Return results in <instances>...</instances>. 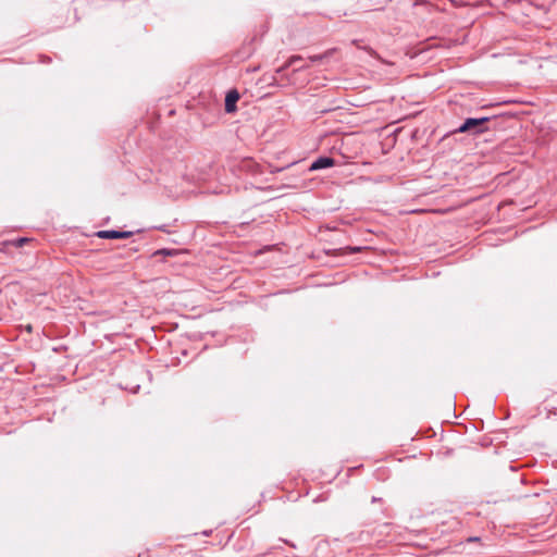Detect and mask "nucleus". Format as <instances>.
<instances>
[{"label": "nucleus", "mask_w": 557, "mask_h": 557, "mask_svg": "<svg viewBox=\"0 0 557 557\" xmlns=\"http://www.w3.org/2000/svg\"><path fill=\"white\" fill-rule=\"evenodd\" d=\"M300 59H293L290 61V64L293 67L292 74H290V83L297 87H304L307 83L310 81V67H302L296 65Z\"/></svg>", "instance_id": "obj_1"}, {"label": "nucleus", "mask_w": 557, "mask_h": 557, "mask_svg": "<svg viewBox=\"0 0 557 557\" xmlns=\"http://www.w3.org/2000/svg\"><path fill=\"white\" fill-rule=\"evenodd\" d=\"M488 121L487 117L467 119L463 124L456 131L457 133H482L485 131L483 125Z\"/></svg>", "instance_id": "obj_2"}, {"label": "nucleus", "mask_w": 557, "mask_h": 557, "mask_svg": "<svg viewBox=\"0 0 557 557\" xmlns=\"http://www.w3.org/2000/svg\"><path fill=\"white\" fill-rule=\"evenodd\" d=\"M99 238H106V239H119V238H128L133 235L132 232L128 231H99L96 234Z\"/></svg>", "instance_id": "obj_3"}, {"label": "nucleus", "mask_w": 557, "mask_h": 557, "mask_svg": "<svg viewBox=\"0 0 557 557\" xmlns=\"http://www.w3.org/2000/svg\"><path fill=\"white\" fill-rule=\"evenodd\" d=\"M239 99V95L236 90H232L226 95L225 98V111L231 113L236 109V102Z\"/></svg>", "instance_id": "obj_4"}, {"label": "nucleus", "mask_w": 557, "mask_h": 557, "mask_svg": "<svg viewBox=\"0 0 557 557\" xmlns=\"http://www.w3.org/2000/svg\"><path fill=\"white\" fill-rule=\"evenodd\" d=\"M334 164H335V161L333 158L320 157L315 160V170L330 168V166H333Z\"/></svg>", "instance_id": "obj_5"}, {"label": "nucleus", "mask_w": 557, "mask_h": 557, "mask_svg": "<svg viewBox=\"0 0 557 557\" xmlns=\"http://www.w3.org/2000/svg\"><path fill=\"white\" fill-rule=\"evenodd\" d=\"M27 242H29L28 238L21 237V238H17V239H13V240L7 242L5 245H11V246H13L15 248H20V247H22Z\"/></svg>", "instance_id": "obj_6"}, {"label": "nucleus", "mask_w": 557, "mask_h": 557, "mask_svg": "<svg viewBox=\"0 0 557 557\" xmlns=\"http://www.w3.org/2000/svg\"><path fill=\"white\" fill-rule=\"evenodd\" d=\"M156 253L157 255H161V253L169 255L170 252L165 249H162V250H158Z\"/></svg>", "instance_id": "obj_7"}, {"label": "nucleus", "mask_w": 557, "mask_h": 557, "mask_svg": "<svg viewBox=\"0 0 557 557\" xmlns=\"http://www.w3.org/2000/svg\"><path fill=\"white\" fill-rule=\"evenodd\" d=\"M350 251H358L359 248H348Z\"/></svg>", "instance_id": "obj_8"}, {"label": "nucleus", "mask_w": 557, "mask_h": 557, "mask_svg": "<svg viewBox=\"0 0 557 557\" xmlns=\"http://www.w3.org/2000/svg\"><path fill=\"white\" fill-rule=\"evenodd\" d=\"M312 170H313V163L310 164V166H309V171H312Z\"/></svg>", "instance_id": "obj_9"}, {"label": "nucleus", "mask_w": 557, "mask_h": 557, "mask_svg": "<svg viewBox=\"0 0 557 557\" xmlns=\"http://www.w3.org/2000/svg\"><path fill=\"white\" fill-rule=\"evenodd\" d=\"M26 330H28V332L32 331V326H26Z\"/></svg>", "instance_id": "obj_10"}]
</instances>
